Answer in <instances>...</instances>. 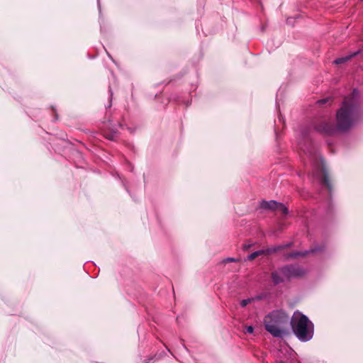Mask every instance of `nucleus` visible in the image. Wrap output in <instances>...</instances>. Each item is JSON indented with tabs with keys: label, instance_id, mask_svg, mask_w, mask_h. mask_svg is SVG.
I'll use <instances>...</instances> for the list:
<instances>
[{
	"label": "nucleus",
	"instance_id": "f257e3e1",
	"mask_svg": "<svg viewBox=\"0 0 363 363\" xmlns=\"http://www.w3.org/2000/svg\"><path fill=\"white\" fill-rule=\"evenodd\" d=\"M357 92L344 99L342 106L336 114L337 126L340 130H346L353 125L358 116Z\"/></svg>",
	"mask_w": 363,
	"mask_h": 363
},
{
	"label": "nucleus",
	"instance_id": "f03ea898",
	"mask_svg": "<svg viewBox=\"0 0 363 363\" xmlns=\"http://www.w3.org/2000/svg\"><path fill=\"white\" fill-rule=\"evenodd\" d=\"M289 316L283 311H275L266 315L265 329L274 337H282L287 333Z\"/></svg>",
	"mask_w": 363,
	"mask_h": 363
},
{
	"label": "nucleus",
	"instance_id": "7ed1b4c3",
	"mask_svg": "<svg viewBox=\"0 0 363 363\" xmlns=\"http://www.w3.org/2000/svg\"><path fill=\"white\" fill-rule=\"evenodd\" d=\"M291 325L293 332L301 341H308L313 337V325L306 315L295 312Z\"/></svg>",
	"mask_w": 363,
	"mask_h": 363
},
{
	"label": "nucleus",
	"instance_id": "20e7f679",
	"mask_svg": "<svg viewBox=\"0 0 363 363\" xmlns=\"http://www.w3.org/2000/svg\"><path fill=\"white\" fill-rule=\"evenodd\" d=\"M299 274L296 272L295 268L292 266L286 267L279 269L272 274V278L275 284L282 282L284 278L292 276H298Z\"/></svg>",
	"mask_w": 363,
	"mask_h": 363
},
{
	"label": "nucleus",
	"instance_id": "39448f33",
	"mask_svg": "<svg viewBox=\"0 0 363 363\" xmlns=\"http://www.w3.org/2000/svg\"><path fill=\"white\" fill-rule=\"evenodd\" d=\"M284 247H285L284 245H278L277 247L268 248L267 250H261L256 251V252L252 253L251 255H250L247 257V259L252 261V260L255 259L258 256L264 255H269L271 253L277 252L279 250L284 248Z\"/></svg>",
	"mask_w": 363,
	"mask_h": 363
},
{
	"label": "nucleus",
	"instance_id": "423d86ee",
	"mask_svg": "<svg viewBox=\"0 0 363 363\" xmlns=\"http://www.w3.org/2000/svg\"><path fill=\"white\" fill-rule=\"evenodd\" d=\"M284 350L286 351L288 356L286 357V359H282V357H280L281 359L278 360L277 363H292L291 362L296 357L295 352L287 347H285Z\"/></svg>",
	"mask_w": 363,
	"mask_h": 363
},
{
	"label": "nucleus",
	"instance_id": "0eeeda50",
	"mask_svg": "<svg viewBox=\"0 0 363 363\" xmlns=\"http://www.w3.org/2000/svg\"><path fill=\"white\" fill-rule=\"evenodd\" d=\"M261 207L264 209H272L277 210L278 209L279 203L274 201H263L261 204Z\"/></svg>",
	"mask_w": 363,
	"mask_h": 363
},
{
	"label": "nucleus",
	"instance_id": "6e6552de",
	"mask_svg": "<svg viewBox=\"0 0 363 363\" xmlns=\"http://www.w3.org/2000/svg\"><path fill=\"white\" fill-rule=\"evenodd\" d=\"M351 58V56H347L344 57H340L335 60V63L337 65L344 63L345 62L349 60Z\"/></svg>",
	"mask_w": 363,
	"mask_h": 363
},
{
	"label": "nucleus",
	"instance_id": "1a4fd4ad",
	"mask_svg": "<svg viewBox=\"0 0 363 363\" xmlns=\"http://www.w3.org/2000/svg\"><path fill=\"white\" fill-rule=\"evenodd\" d=\"M277 210L280 211L284 215H286L288 213V208L282 203H279Z\"/></svg>",
	"mask_w": 363,
	"mask_h": 363
},
{
	"label": "nucleus",
	"instance_id": "9d476101",
	"mask_svg": "<svg viewBox=\"0 0 363 363\" xmlns=\"http://www.w3.org/2000/svg\"><path fill=\"white\" fill-rule=\"evenodd\" d=\"M252 299L247 298V299H243L241 301L240 304L242 307H245L248 303H251Z\"/></svg>",
	"mask_w": 363,
	"mask_h": 363
},
{
	"label": "nucleus",
	"instance_id": "9b49d317",
	"mask_svg": "<svg viewBox=\"0 0 363 363\" xmlns=\"http://www.w3.org/2000/svg\"><path fill=\"white\" fill-rule=\"evenodd\" d=\"M323 183L328 189H330L329 179L326 174L324 175Z\"/></svg>",
	"mask_w": 363,
	"mask_h": 363
},
{
	"label": "nucleus",
	"instance_id": "f8f14e48",
	"mask_svg": "<svg viewBox=\"0 0 363 363\" xmlns=\"http://www.w3.org/2000/svg\"><path fill=\"white\" fill-rule=\"evenodd\" d=\"M252 244L251 243H246L243 245L242 248L244 250H248L252 247Z\"/></svg>",
	"mask_w": 363,
	"mask_h": 363
},
{
	"label": "nucleus",
	"instance_id": "ddd939ff",
	"mask_svg": "<svg viewBox=\"0 0 363 363\" xmlns=\"http://www.w3.org/2000/svg\"><path fill=\"white\" fill-rule=\"evenodd\" d=\"M254 331V328L252 326H247L246 328V333H252Z\"/></svg>",
	"mask_w": 363,
	"mask_h": 363
},
{
	"label": "nucleus",
	"instance_id": "4468645a",
	"mask_svg": "<svg viewBox=\"0 0 363 363\" xmlns=\"http://www.w3.org/2000/svg\"><path fill=\"white\" fill-rule=\"evenodd\" d=\"M236 261L237 260L235 259L229 257V258H227V259H224L223 262L226 263V262H236Z\"/></svg>",
	"mask_w": 363,
	"mask_h": 363
},
{
	"label": "nucleus",
	"instance_id": "2eb2a0df",
	"mask_svg": "<svg viewBox=\"0 0 363 363\" xmlns=\"http://www.w3.org/2000/svg\"><path fill=\"white\" fill-rule=\"evenodd\" d=\"M319 102H320V103H325V100L320 101Z\"/></svg>",
	"mask_w": 363,
	"mask_h": 363
}]
</instances>
